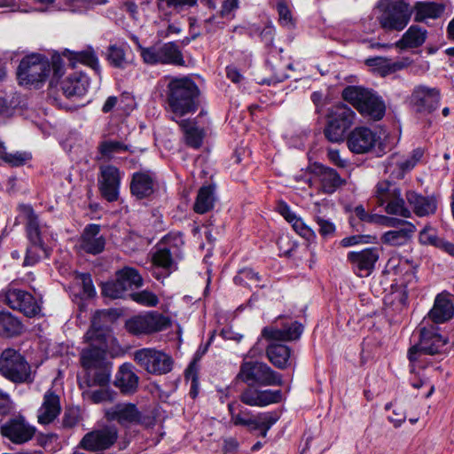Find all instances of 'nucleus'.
I'll list each match as a JSON object with an SVG mask.
<instances>
[{
  "mask_svg": "<svg viewBox=\"0 0 454 454\" xmlns=\"http://www.w3.org/2000/svg\"><path fill=\"white\" fill-rule=\"evenodd\" d=\"M200 94L192 79L187 76L171 78L166 90L168 111L179 118L195 113L200 106Z\"/></svg>",
  "mask_w": 454,
  "mask_h": 454,
  "instance_id": "f257e3e1",
  "label": "nucleus"
},
{
  "mask_svg": "<svg viewBox=\"0 0 454 454\" xmlns=\"http://www.w3.org/2000/svg\"><path fill=\"white\" fill-rule=\"evenodd\" d=\"M99 315L100 312H97L93 317L91 326L85 334L89 346L81 352V364L86 372L108 363L106 356L111 333L98 325Z\"/></svg>",
  "mask_w": 454,
  "mask_h": 454,
  "instance_id": "f03ea898",
  "label": "nucleus"
},
{
  "mask_svg": "<svg viewBox=\"0 0 454 454\" xmlns=\"http://www.w3.org/2000/svg\"><path fill=\"white\" fill-rule=\"evenodd\" d=\"M262 353L256 346L253 347L242 362L237 378L247 383H256L260 386H282L283 380L280 373L272 370L267 364L259 361L247 360L254 358Z\"/></svg>",
  "mask_w": 454,
  "mask_h": 454,
  "instance_id": "7ed1b4c3",
  "label": "nucleus"
},
{
  "mask_svg": "<svg viewBox=\"0 0 454 454\" xmlns=\"http://www.w3.org/2000/svg\"><path fill=\"white\" fill-rule=\"evenodd\" d=\"M342 98L365 118L380 121L385 115L386 106L384 101L371 90L359 86H348L342 91Z\"/></svg>",
  "mask_w": 454,
  "mask_h": 454,
  "instance_id": "20e7f679",
  "label": "nucleus"
},
{
  "mask_svg": "<svg viewBox=\"0 0 454 454\" xmlns=\"http://www.w3.org/2000/svg\"><path fill=\"white\" fill-rule=\"evenodd\" d=\"M378 21L387 31H402L410 22L412 9L405 0H379Z\"/></svg>",
  "mask_w": 454,
  "mask_h": 454,
  "instance_id": "39448f33",
  "label": "nucleus"
},
{
  "mask_svg": "<svg viewBox=\"0 0 454 454\" xmlns=\"http://www.w3.org/2000/svg\"><path fill=\"white\" fill-rule=\"evenodd\" d=\"M356 113L345 104H338L328 109L324 128L325 138L332 143H341L356 120Z\"/></svg>",
  "mask_w": 454,
  "mask_h": 454,
  "instance_id": "423d86ee",
  "label": "nucleus"
},
{
  "mask_svg": "<svg viewBox=\"0 0 454 454\" xmlns=\"http://www.w3.org/2000/svg\"><path fill=\"white\" fill-rule=\"evenodd\" d=\"M417 330L419 333V342L412 346L408 352L411 362L418 359L419 353L434 355L441 352L447 343V338L440 333L437 325L430 323V320L423 319Z\"/></svg>",
  "mask_w": 454,
  "mask_h": 454,
  "instance_id": "0eeeda50",
  "label": "nucleus"
},
{
  "mask_svg": "<svg viewBox=\"0 0 454 454\" xmlns=\"http://www.w3.org/2000/svg\"><path fill=\"white\" fill-rule=\"evenodd\" d=\"M0 374L16 383H30L34 380L31 366L20 351L5 348L0 355Z\"/></svg>",
  "mask_w": 454,
  "mask_h": 454,
  "instance_id": "6e6552de",
  "label": "nucleus"
},
{
  "mask_svg": "<svg viewBox=\"0 0 454 454\" xmlns=\"http://www.w3.org/2000/svg\"><path fill=\"white\" fill-rule=\"evenodd\" d=\"M50 72L51 65L48 59L40 54H32L21 59L17 69V78L20 85L39 88Z\"/></svg>",
  "mask_w": 454,
  "mask_h": 454,
  "instance_id": "1a4fd4ad",
  "label": "nucleus"
},
{
  "mask_svg": "<svg viewBox=\"0 0 454 454\" xmlns=\"http://www.w3.org/2000/svg\"><path fill=\"white\" fill-rule=\"evenodd\" d=\"M374 197L379 206L385 205L387 214L398 215L404 218L411 217V212L405 207L401 190L396 184L388 180L380 181L375 186Z\"/></svg>",
  "mask_w": 454,
  "mask_h": 454,
  "instance_id": "9d476101",
  "label": "nucleus"
},
{
  "mask_svg": "<svg viewBox=\"0 0 454 454\" xmlns=\"http://www.w3.org/2000/svg\"><path fill=\"white\" fill-rule=\"evenodd\" d=\"M140 53L144 62L149 65L184 66L185 63L182 51L175 42L144 47L140 49Z\"/></svg>",
  "mask_w": 454,
  "mask_h": 454,
  "instance_id": "9b49d317",
  "label": "nucleus"
},
{
  "mask_svg": "<svg viewBox=\"0 0 454 454\" xmlns=\"http://www.w3.org/2000/svg\"><path fill=\"white\" fill-rule=\"evenodd\" d=\"M135 362L145 372L154 375H163L172 370L173 359L168 354L151 348H144L134 352Z\"/></svg>",
  "mask_w": 454,
  "mask_h": 454,
  "instance_id": "f8f14e48",
  "label": "nucleus"
},
{
  "mask_svg": "<svg viewBox=\"0 0 454 454\" xmlns=\"http://www.w3.org/2000/svg\"><path fill=\"white\" fill-rule=\"evenodd\" d=\"M171 320L158 311H150L135 316L126 322L129 333L135 335L151 334L168 328Z\"/></svg>",
  "mask_w": 454,
  "mask_h": 454,
  "instance_id": "ddd939ff",
  "label": "nucleus"
},
{
  "mask_svg": "<svg viewBox=\"0 0 454 454\" xmlns=\"http://www.w3.org/2000/svg\"><path fill=\"white\" fill-rule=\"evenodd\" d=\"M36 433V427L21 415H13L0 425V434L12 443L22 445L31 441Z\"/></svg>",
  "mask_w": 454,
  "mask_h": 454,
  "instance_id": "4468645a",
  "label": "nucleus"
},
{
  "mask_svg": "<svg viewBox=\"0 0 454 454\" xmlns=\"http://www.w3.org/2000/svg\"><path fill=\"white\" fill-rule=\"evenodd\" d=\"M118 436L116 427L106 426L86 433L78 447L90 452L102 453L114 445Z\"/></svg>",
  "mask_w": 454,
  "mask_h": 454,
  "instance_id": "2eb2a0df",
  "label": "nucleus"
},
{
  "mask_svg": "<svg viewBox=\"0 0 454 454\" xmlns=\"http://www.w3.org/2000/svg\"><path fill=\"white\" fill-rule=\"evenodd\" d=\"M380 258L378 247H367L359 251H350L347 254V261L353 272L359 278H366L375 269Z\"/></svg>",
  "mask_w": 454,
  "mask_h": 454,
  "instance_id": "dca6fc26",
  "label": "nucleus"
},
{
  "mask_svg": "<svg viewBox=\"0 0 454 454\" xmlns=\"http://www.w3.org/2000/svg\"><path fill=\"white\" fill-rule=\"evenodd\" d=\"M440 90L435 87L416 86L410 98L411 104L417 113L429 114L439 108Z\"/></svg>",
  "mask_w": 454,
  "mask_h": 454,
  "instance_id": "f3484780",
  "label": "nucleus"
},
{
  "mask_svg": "<svg viewBox=\"0 0 454 454\" xmlns=\"http://www.w3.org/2000/svg\"><path fill=\"white\" fill-rule=\"evenodd\" d=\"M98 179L101 196L108 202H114L119 199L121 173L114 165L101 166Z\"/></svg>",
  "mask_w": 454,
  "mask_h": 454,
  "instance_id": "a211bd4d",
  "label": "nucleus"
},
{
  "mask_svg": "<svg viewBox=\"0 0 454 454\" xmlns=\"http://www.w3.org/2000/svg\"><path fill=\"white\" fill-rule=\"evenodd\" d=\"M4 296V301L10 308L22 312L28 317H35L41 311L39 302L28 292L16 288H8Z\"/></svg>",
  "mask_w": 454,
  "mask_h": 454,
  "instance_id": "6ab92c4d",
  "label": "nucleus"
},
{
  "mask_svg": "<svg viewBox=\"0 0 454 454\" xmlns=\"http://www.w3.org/2000/svg\"><path fill=\"white\" fill-rule=\"evenodd\" d=\"M380 137L367 127H356L345 138L350 152L356 154L367 153L376 145Z\"/></svg>",
  "mask_w": 454,
  "mask_h": 454,
  "instance_id": "aec40b11",
  "label": "nucleus"
},
{
  "mask_svg": "<svg viewBox=\"0 0 454 454\" xmlns=\"http://www.w3.org/2000/svg\"><path fill=\"white\" fill-rule=\"evenodd\" d=\"M239 399L244 404L248 406L263 407L279 403L282 399V392L271 389L262 390L249 385L241 392Z\"/></svg>",
  "mask_w": 454,
  "mask_h": 454,
  "instance_id": "412c9836",
  "label": "nucleus"
},
{
  "mask_svg": "<svg viewBox=\"0 0 454 454\" xmlns=\"http://www.w3.org/2000/svg\"><path fill=\"white\" fill-rule=\"evenodd\" d=\"M105 417L108 421H117L125 427L142 423L141 412L135 404L129 403H117L106 410Z\"/></svg>",
  "mask_w": 454,
  "mask_h": 454,
  "instance_id": "4be33fe9",
  "label": "nucleus"
},
{
  "mask_svg": "<svg viewBox=\"0 0 454 454\" xmlns=\"http://www.w3.org/2000/svg\"><path fill=\"white\" fill-rule=\"evenodd\" d=\"M155 174L150 170L134 172L129 184L130 193L137 200L148 198L154 192Z\"/></svg>",
  "mask_w": 454,
  "mask_h": 454,
  "instance_id": "5701e85b",
  "label": "nucleus"
},
{
  "mask_svg": "<svg viewBox=\"0 0 454 454\" xmlns=\"http://www.w3.org/2000/svg\"><path fill=\"white\" fill-rule=\"evenodd\" d=\"M303 326L297 321L286 323L282 328L266 326L262 331V336L268 340L290 341L300 338Z\"/></svg>",
  "mask_w": 454,
  "mask_h": 454,
  "instance_id": "b1692460",
  "label": "nucleus"
},
{
  "mask_svg": "<svg viewBox=\"0 0 454 454\" xmlns=\"http://www.w3.org/2000/svg\"><path fill=\"white\" fill-rule=\"evenodd\" d=\"M388 222L389 224L393 226L400 223L402 225L399 229L385 232L381 238L382 242L393 247H400L407 244L416 231L415 225L411 223L400 221L395 218H391Z\"/></svg>",
  "mask_w": 454,
  "mask_h": 454,
  "instance_id": "393cba45",
  "label": "nucleus"
},
{
  "mask_svg": "<svg viewBox=\"0 0 454 454\" xmlns=\"http://www.w3.org/2000/svg\"><path fill=\"white\" fill-rule=\"evenodd\" d=\"M61 405L59 396L49 389L43 395V403L37 411V421L41 425L52 423L60 414Z\"/></svg>",
  "mask_w": 454,
  "mask_h": 454,
  "instance_id": "a878e982",
  "label": "nucleus"
},
{
  "mask_svg": "<svg viewBox=\"0 0 454 454\" xmlns=\"http://www.w3.org/2000/svg\"><path fill=\"white\" fill-rule=\"evenodd\" d=\"M21 211L26 218V231L29 241L33 244H44L43 239L46 235L48 226L41 223L32 207L22 206Z\"/></svg>",
  "mask_w": 454,
  "mask_h": 454,
  "instance_id": "bb28decb",
  "label": "nucleus"
},
{
  "mask_svg": "<svg viewBox=\"0 0 454 454\" xmlns=\"http://www.w3.org/2000/svg\"><path fill=\"white\" fill-rule=\"evenodd\" d=\"M406 200L419 217L429 216L436 212L437 200L434 195L423 196L414 191H409L406 192Z\"/></svg>",
  "mask_w": 454,
  "mask_h": 454,
  "instance_id": "cd10ccee",
  "label": "nucleus"
},
{
  "mask_svg": "<svg viewBox=\"0 0 454 454\" xmlns=\"http://www.w3.org/2000/svg\"><path fill=\"white\" fill-rule=\"evenodd\" d=\"M106 245V240L100 235V226L98 224H89L85 227L82 237L80 247L82 250L88 254H98L101 253Z\"/></svg>",
  "mask_w": 454,
  "mask_h": 454,
  "instance_id": "c85d7f7f",
  "label": "nucleus"
},
{
  "mask_svg": "<svg viewBox=\"0 0 454 454\" xmlns=\"http://www.w3.org/2000/svg\"><path fill=\"white\" fill-rule=\"evenodd\" d=\"M453 316L454 306L451 301L446 295L438 294L433 308L423 319H427L432 324L439 325L449 321Z\"/></svg>",
  "mask_w": 454,
  "mask_h": 454,
  "instance_id": "c756f323",
  "label": "nucleus"
},
{
  "mask_svg": "<svg viewBox=\"0 0 454 454\" xmlns=\"http://www.w3.org/2000/svg\"><path fill=\"white\" fill-rule=\"evenodd\" d=\"M312 171L318 177L325 193L332 194L346 183V181L340 176L338 172L332 168L321 164H315Z\"/></svg>",
  "mask_w": 454,
  "mask_h": 454,
  "instance_id": "7c9ffc66",
  "label": "nucleus"
},
{
  "mask_svg": "<svg viewBox=\"0 0 454 454\" xmlns=\"http://www.w3.org/2000/svg\"><path fill=\"white\" fill-rule=\"evenodd\" d=\"M89 85L86 74L74 73L61 82V90L67 98H79L86 94Z\"/></svg>",
  "mask_w": 454,
  "mask_h": 454,
  "instance_id": "2f4dec72",
  "label": "nucleus"
},
{
  "mask_svg": "<svg viewBox=\"0 0 454 454\" xmlns=\"http://www.w3.org/2000/svg\"><path fill=\"white\" fill-rule=\"evenodd\" d=\"M139 378L134 372L131 364L125 363L120 366L114 385L124 394L134 393L138 387Z\"/></svg>",
  "mask_w": 454,
  "mask_h": 454,
  "instance_id": "473e14b6",
  "label": "nucleus"
},
{
  "mask_svg": "<svg viewBox=\"0 0 454 454\" xmlns=\"http://www.w3.org/2000/svg\"><path fill=\"white\" fill-rule=\"evenodd\" d=\"M111 378V364L106 363L101 366L87 371L84 379L80 381L81 388L91 387H108Z\"/></svg>",
  "mask_w": 454,
  "mask_h": 454,
  "instance_id": "72a5a7b5",
  "label": "nucleus"
},
{
  "mask_svg": "<svg viewBox=\"0 0 454 454\" xmlns=\"http://www.w3.org/2000/svg\"><path fill=\"white\" fill-rule=\"evenodd\" d=\"M177 122L183 131L185 145L193 149L200 148L205 137L204 129L191 120H181Z\"/></svg>",
  "mask_w": 454,
  "mask_h": 454,
  "instance_id": "f704fd0d",
  "label": "nucleus"
},
{
  "mask_svg": "<svg viewBox=\"0 0 454 454\" xmlns=\"http://www.w3.org/2000/svg\"><path fill=\"white\" fill-rule=\"evenodd\" d=\"M412 12H414V20L422 22L427 19H438L445 10V5L441 3L431 1H419L415 3Z\"/></svg>",
  "mask_w": 454,
  "mask_h": 454,
  "instance_id": "c9c22d12",
  "label": "nucleus"
},
{
  "mask_svg": "<svg viewBox=\"0 0 454 454\" xmlns=\"http://www.w3.org/2000/svg\"><path fill=\"white\" fill-rule=\"evenodd\" d=\"M170 239L171 238L169 236H166L153 256L154 265L165 270L167 271V275L176 270V263L174 262L175 252L172 251L171 247H166V245L169 243Z\"/></svg>",
  "mask_w": 454,
  "mask_h": 454,
  "instance_id": "e433bc0d",
  "label": "nucleus"
},
{
  "mask_svg": "<svg viewBox=\"0 0 454 454\" xmlns=\"http://www.w3.org/2000/svg\"><path fill=\"white\" fill-rule=\"evenodd\" d=\"M266 356L278 369L284 370L290 365L291 348L284 344L271 343L266 348Z\"/></svg>",
  "mask_w": 454,
  "mask_h": 454,
  "instance_id": "4c0bfd02",
  "label": "nucleus"
},
{
  "mask_svg": "<svg viewBox=\"0 0 454 454\" xmlns=\"http://www.w3.org/2000/svg\"><path fill=\"white\" fill-rule=\"evenodd\" d=\"M414 168V161L406 160L405 156L394 153L387 158L385 164V172L394 178H403L405 172Z\"/></svg>",
  "mask_w": 454,
  "mask_h": 454,
  "instance_id": "58836bf2",
  "label": "nucleus"
},
{
  "mask_svg": "<svg viewBox=\"0 0 454 454\" xmlns=\"http://www.w3.org/2000/svg\"><path fill=\"white\" fill-rule=\"evenodd\" d=\"M63 55L68 59L70 65L74 67L76 63L88 66L96 72L99 71V62L95 51L89 48L82 51H71L66 50Z\"/></svg>",
  "mask_w": 454,
  "mask_h": 454,
  "instance_id": "ea45409f",
  "label": "nucleus"
},
{
  "mask_svg": "<svg viewBox=\"0 0 454 454\" xmlns=\"http://www.w3.org/2000/svg\"><path fill=\"white\" fill-rule=\"evenodd\" d=\"M215 201V186L212 184L203 185L198 191L193 210L197 214L203 215L213 209Z\"/></svg>",
  "mask_w": 454,
  "mask_h": 454,
  "instance_id": "a19ab883",
  "label": "nucleus"
},
{
  "mask_svg": "<svg viewBox=\"0 0 454 454\" xmlns=\"http://www.w3.org/2000/svg\"><path fill=\"white\" fill-rule=\"evenodd\" d=\"M427 39V30L419 26H411L403 35L402 38L395 43V46L401 49L417 48L422 45Z\"/></svg>",
  "mask_w": 454,
  "mask_h": 454,
  "instance_id": "79ce46f5",
  "label": "nucleus"
},
{
  "mask_svg": "<svg viewBox=\"0 0 454 454\" xmlns=\"http://www.w3.org/2000/svg\"><path fill=\"white\" fill-rule=\"evenodd\" d=\"M24 326L20 320L10 312H0V336L14 337L22 333Z\"/></svg>",
  "mask_w": 454,
  "mask_h": 454,
  "instance_id": "37998d69",
  "label": "nucleus"
},
{
  "mask_svg": "<svg viewBox=\"0 0 454 454\" xmlns=\"http://www.w3.org/2000/svg\"><path fill=\"white\" fill-rule=\"evenodd\" d=\"M237 423L241 424L243 427H248L250 430H259L262 426L266 425V429H270L278 420L271 413L262 412L256 416H252L250 419H243L236 417Z\"/></svg>",
  "mask_w": 454,
  "mask_h": 454,
  "instance_id": "c03bdc74",
  "label": "nucleus"
},
{
  "mask_svg": "<svg viewBox=\"0 0 454 454\" xmlns=\"http://www.w3.org/2000/svg\"><path fill=\"white\" fill-rule=\"evenodd\" d=\"M366 64L370 67H375L380 73L385 76L396 71L402 70L407 67L404 61L392 62L390 59L382 57H375L366 60Z\"/></svg>",
  "mask_w": 454,
  "mask_h": 454,
  "instance_id": "a18cd8bd",
  "label": "nucleus"
},
{
  "mask_svg": "<svg viewBox=\"0 0 454 454\" xmlns=\"http://www.w3.org/2000/svg\"><path fill=\"white\" fill-rule=\"evenodd\" d=\"M116 276H118L128 290L143 286V278L135 268L124 267L117 271Z\"/></svg>",
  "mask_w": 454,
  "mask_h": 454,
  "instance_id": "49530a36",
  "label": "nucleus"
},
{
  "mask_svg": "<svg viewBox=\"0 0 454 454\" xmlns=\"http://www.w3.org/2000/svg\"><path fill=\"white\" fill-rule=\"evenodd\" d=\"M129 150V147L128 145L116 140H105L98 145L100 154L108 160L112 159L115 153L127 152Z\"/></svg>",
  "mask_w": 454,
  "mask_h": 454,
  "instance_id": "de8ad7c7",
  "label": "nucleus"
},
{
  "mask_svg": "<svg viewBox=\"0 0 454 454\" xmlns=\"http://www.w3.org/2000/svg\"><path fill=\"white\" fill-rule=\"evenodd\" d=\"M50 250L44 244H33L27 247L26 257L24 260V265L32 266L37 263L40 259L44 257H49Z\"/></svg>",
  "mask_w": 454,
  "mask_h": 454,
  "instance_id": "09e8293b",
  "label": "nucleus"
},
{
  "mask_svg": "<svg viewBox=\"0 0 454 454\" xmlns=\"http://www.w3.org/2000/svg\"><path fill=\"white\" fill-rule=\"evenodd\" d=\"M106 56L109 64L116 68L123 69L128 63L124 50L116 44L108 46Z\"/></svg>",
  "mask_w": 454,
  "mask_h": 454,
  "instance_id": "8fccbe9b",
  "label": "nucleus"
},
{
  "mask_svg": "<svg viewBox=\"0 0 454 454\" xmlns=\"http://www.w3.org/2000/svg\"><path fill=\"white\" fill-rule=\"evenodd\" d=\"M127 290L118 276L115 280L106 282L102 286V294L112 299L123 297Z\"/></svg>",
  "mask_w": 454,
  "mask_h": 454,
  "instance_id": "3c124183",
  "label": "nucleus"
},
{
  "mask_svg": "<svg viewBox=\"0 0 454 454\" xmlns=\"http://www.w3.org/2000/svg\"><path fill=\"white\" fill-rule=\"evenodd\" d=\"M234 281L236 284L247 286L251 287L252 286L256 287H262L263 286L260 285L261 277L258 273L254 272L252 269H243L239 274L234 278Z\"/></svg>",
  "mask_w": 454,
  "mask_h": 454,
  "instance_id": "603ef678",
  "label": "nucleus"
},
{
  "mask_svg": "<svg viewBox=\"0 0 454 454\" xmlns=\"http://www.w3.org/2000/svg\"><path fill=\"white\" fill-rule=\"evenodd\" d=\"M157 4L160 11L172 8L180 12L186 8L195 6L197 0H157Z\"/></svg>",
  "mask_w": 454,
  "mask_h": 454,
  "instance_id": "864d4df0",
  "label": "nucleus"
},
{
  "mask_svg": "<svg viewBox=\"0 0 454 454\" xmlns=\"http://www.w3.org/2000/svg\"><path fill=\"white\" fill-rule=\"evenodd\" d=\"M130 296L134 301L143 306L155 307L159 303L157 295L148 290L133 293Z\"/></svg>",
  "mask_w": 454,
  "mask_h": 454,
  "instance_id": "5fc2aeb1",
  "label": "nucleus"
},
{
  "mask_svg": "<svg viewBox=\"0 0 454 454\" xmlns=\"http://www.w3.org/2000/svg\"><path fill=\"white\" fill-rule=\"evenodd\" d=\"M82 395L93 403H100L113 399L112 392L107 387L94 391L86 390L82 393Z\"/></svg>",
  "mask_w": 454,
  "mask_h": 454,
  "instance_id": "6e6d98bb",
  "label": "nucleus"
},
{
  "mask_svg": "<svg viewBox=\"0 0 454 454\" xmlns=\"http://www.w3.org/2000/svg\"><path fill=\"white\" fill-rule=\"evenodd\" d=\"M314 220L318 225V232L323 238L326 239L334 234L336 228L330 219L317 214Z\"/></svg>",
  "mask_w": 454,
  "mask_h": 454,
  "instance_id": "4d7b16f0",
  "label": "nucleus"
},
{
  "mask_svg": "<svg viewBox=\"0 0 454 454\" xmlns=\"http://www.w3.org/2000/svg\"><path fill=\"white\" fill-rule=\"evenodd\" d=\"M228 410L231 414V421L235 426H241V424L237 423L236 417H239L243 419H250L253 414L251 411L244 407H242L239 403L236 402L230 403L228 404Z\"/></svg>",
  "mask_w": 454,
  "mask_h": 454,
  "instance_id": "13d9d810",
  "label": "nucleus"
},
{
  "mask_svg": "<svg viewBox=\"0 0 454 454\" xmlns=\"http://www.w3.org/2000/svg\"><path fill=\"white\" fill-rule=\"evenodd\" d=\"M291 224L295 232L298 233L302 238L306 239L307 240L310 241L316 239L315 231L307 224H305L301 218L297 216L291 223Z\"/></svg>",
  "mask_w": 454,
  "mask_h": 454,
  "instance_id": "bf43d9fd",
  "label": "nucleus"
},
{
  "mask_svg": "<svg viewBox=\"0 0 454 454\" xmlns=\"http://www.w3.org/2000/svg\"><path fill=\"white\" fill-rule=\"evenodd\" d=\"M75 278L82 285V292L85 296L88 298L95 296L96 290L93 286L91 276L89 273H79L76 275Z\"/></svg>",
  "mask_w": 454,
  "mask_h": 454,
  "instance_id": "052dcab7",
  "label": "nucleus"
},
{
  "mask_svg": "<svg viewBox=\"0 0 454 454\" xmlns=\"http://www.w3.org/2000/svg\"><path fill=\"white\" fill-rule=\"evenodd\" d=\"M419 242L423 245H440V240L436 235V231L430 226L424 227V229L419 232Z\"/></svg>",
  "mask_w": 454,
  "mask_h": 454,
  "instance_id": "680f3d73",
  "label": "nucleus"
},
{
  "mask_svg": "<svg viewBox=\"0 0 454 454\" xmlns=\"http://www.w3.org/2000/svg\"><path fill=\"white\" fill-rule=\"evenodd\" d=\"M277 10L279 16V22L284 27H292L293 19L291 11L288 6L283 1H279L277 4Z\"/></svg>",
  "mask_w": 454,
  "mask_h": 454,
  "instance_id": "e2e57ef3",
  "label": "nucleus"
},
{
  "mask_svg": "<svg viewBox=\"0 0 454 454\" xmlns=\"http://www.w3.org/2000/svg\"><path fill=\"white\" fill-rule=\"evenodd\" d=\"M2 159L12 166L18 167L25 164V162L28 160V156L22 153H4L2 156Z\"/></svg>",
  "mask_w": 454,
  "mask_h": 454,
  "instance_id": "0e129e2a",
  "label": "nucleus"
},
{
  "mask_svg": "<svg viewBox=\"0 0 454 454\" xmlns=\"http://www.w3.org/2000/svg\"><path fill=\"white\" fill-rule=\"evenodd\" d=\"M238 8L239 0H224L221 7L220 15L222 18L232 20L234 18L233 12Z\"/></svg>",
  "mask_w": 454,
  "mask_h": 454,
  "instance_id": "69168bd1",
  "label": "nucleus"
},
{
  "mask_svg": "<svg viewBox=\"0 0 454 454\" xmlns=\"http://www.w3.org/2000/svg\"><path fill=\"white\" fill-rule=\"evenodd\" d=\"M356 215L363 222L378 223L383 216L368 214L362 205L356 206L354 209Z\"/></svg>",
  "mask_w": 454,
  "mask_h": 454,
  "instance_id": "338daca9",
  "label": "nucleus"
},
{
  "mask_svg": "<svg viewBox=\"0 0 454 454\" xmlns=\"http://www.w3.org/2000/svg\"><path fill=\"white\" fill-rule=\"evenodd\" d=\"M327 156L331 162L339 168H345L348 165V161L341 159L340 152L337 149L329 148L327 150Z\"/></svg>",
  "mask_w": 454,
  "mask_h": 454,
  "instance_id": "774afa93",
  "label": "nucleus"
}]
</instances>
